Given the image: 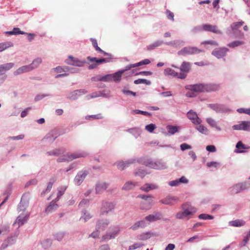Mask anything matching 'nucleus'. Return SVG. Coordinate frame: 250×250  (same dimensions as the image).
I'll list each match as a JSON object with an SVG mask.
<instances>
[{"mask_svg":"<svg viewBox=\"0 0 250 250\" xmlns=\"http://www.w3.org/2000/svg\"><path fill=\"white\" fill-rule=\"evenodd\" d=\"M86 155V153L84 152L75 153L70 155L63 156L62 158H59L58 159L57 161L59 162L70 161L78 158L85 157Z\"/></svg>","mask_w":250,"mask_h":250,"instance_id":"nucleus-4","label":"nucleus"},{"mask_svg":"<svg viewBox=\"0 0 250 250\" xmlns=\"http://www.w3.org/2000/svg\"><path fill=\"white\" fill-rule=\"evenodd\" d=\"M134 83L136 84H140V83H145L146 84H149L150 83V81H147L146 79H139L134 81Z\"/></svg>","mask_w":250,"mask_h":250,"instance_id":"nucleus-44","label":"nucleus"},{"mask_svg":"<svg viewBox=\"0 0 250 250\" xmlns=\"http://www.w3.org/2000/svg\"><path fill=\"white\" fill-rule=\"evenodd\" d=\"M207 122L211 126L216 127L219 130H220L221 129L220 127H217V124L216 122L212 118H209L207 119Z\"/></svg>","mask_w":250,"mask_h":250,"instance_id":"nucleus-41","label":"nucleus"},{"mask_svg":"<svg viewBox=\"0 0 250 250\" xmlns=\"http://www.w3.org/2000/svg\"><path fill=\"white\" fill-rule=\"evenodd\" d=\"M65 62L68 64L78 66H82L83 65V63L84 62H81L78 60L75 59L71 56H69V58L67 60H66Z\"/></svg>","mask_w":250,"mask_h":250,"instance_id":"nucleus-22","label":"nucleus"},{"mask_svg":"<svg viewBox=\"0 0 250 250\" xmlns=\"http://www.w3.org/2000/svg\"><path fill=\"white\" fill-rule=\"evenodd\" d=\"M156 128L155 125L153 124H149L145 126V129L149 132H152Z\"/></svg>","mask_w":250,"mask_h":250,"instance_id":"nucleus-47","label":"nucleus"},{"mask_svg":"<svg viewBox=\"0 0 250 250\" xmlns=\"http://www.w3.org/2000/svg\"><path fill=\"white\" fill-rule=\"evenodd\" d=\"M65 69H67L66 67L63 68L62 66H59L55 68H54L55 71H56L57 73H61L62 72L66 71Z\"/></svg>","mask_w":250,"mask_h":250,"instance_id":"nucleus-61","label":"nucleus"},{"mask_svg":"<svg viewBox=\"0 0 250 250\" xmlns=\"http://www.w3.org/2000/svg\"><path fill=\"white\" fill-rule=\"evenodd\" d=\"M243 44V42L240 41H234L228 44V46L230 47H235Z\"/></svg>","mask_w":250,"mask_h":250,"instance_id":"nucleus-51","label":"nucleus"},{"mask_svg":"<svg viewBox=\"0 0 250 250\" xmlns=\"http://www.w3.org/2000/svg\"><path fill=\"white\" fill-rule=\"evenodd\" d=\"M100 81L109 82L112 81L111 75L108 74L100 78Z\"/></svg>","mask_w":250,"mask_h":250,"instance_id":"nucleus-49","label":"nucleus"},{"mask_svg":"<svg viewBox=\"0 0 250 250\" xmlns=\"http://www.w3.org/2000/svg\"><path fill=\"white\" fill-rule=\"evenodd\" d=\"M145 218L146 220L149 222H152L159 219V217H158L157 215L151 214L146 216Z\"/></svg>","mask_w":250,"mask_h":250,"instance_id":"nucleus-46","label":"nucleus"},{"mask_svg":"<svg viewBox=\"0 0 250 250\" xmlns=\"http://www.w3.org/2000/svg\"><path fill=\"white\" fill-rule=\"evenodd\" d=\"M49 155H56L58 156L62 153V151L59 149H55L52 151L47 152Z\"/></svg>","mask_w":250,"mask_h":250,"instance_id":"nucleus-57","label":"nucleus"},{"mask_svg":"<svg viewBox=\"0 0 250 250\" xmlns=\"http://www.w3.org/2000/svg\"><path fill=\"white\" fill-rule=\"evenodd\" d=\"M243 24H244L243 21H239V22H234L231 25V27L233 30H236V29H238L241 26H242L243 25Z\"/></svg>","mask_w":250,"mask_h":250,"instance_id":"nucleus-45","label":"nucleus"},{"mask_svg":"<svg viewBox=\"0 0 250 250\" xmlns=\"http://www.w3.org/2000/svg\"><path fill=\"white\" fill-rule=\"evenodd\" d=\"M234 130H243L250 131V121H242L239 124L233 126Z\"/></svg>","mask_w":250,"mask_h":250,"instance_id":"nucleus-10","label":"nucleus"},{"mask_svg":"<svg viewBox=\"0 0 250 250\" xmlns=\"http://www.w3.org/2000/svg\"><path fill=\"white\" fill-rule=\"evenodd\" d=\"M229 49L226 47L219 48L214 49L212 52V55L219 59L226 55Z\"/></svg>","mask_w":250,"mask_h":250,"instance_id":"nucleus-12","label":"nucleus"},{"mask_svg":"<svg viewBox=\"0 0 250 250\" xmlns=\"http://www.w3.org/2000/svg\"><path fill=\"white\" fill-rule=\"evenodd\" d=\"M202 28L204 31L211 32L215 34H221V32L218 29L216 25L205 24L202 25Z\"/></svg>","mask_w":250,"mask_h":250,"instance_id":"nucleus-14","label":"nucleus"},{"mask_svg":"<svg viewBox=\"0 0 250 250\" xmlns=\"http://www.w3.org/2000/svg\"><path fill=\"white\" fill-rule=\"evenodd\" d=\"M246 188V184H237L231 188V194H236L245 189Z\"/></svg>","mask_w":250,"mask_h":250,"instance_id":"nucleus-19","label":"nucleus"},{"mask_svg":"<svg viewBox=\"0 0 250 250\" xmlns=\"http://www.w3.org/2000/svg\"><path fill=\"white\" fill-rule=\"evenodd\" d=\"M229 225L233 227H241L245 224V222L242 220H235L230 221Z\"/></svg>","mask_w":250,"mask_h":250,"instance_id":"nucleus-31","label":"nucleus"},{"mask_svg":"<svg viewBox=\"0 0 250 250\" xmlns=\"http://www.w3.org/2000/svg\"><path fill=\"white\" fill-rule=\"evenodd\" d=\"M163 43L162 41H157L156 42L148 46H147V49L148 50H151L153 49H154L156 47H157L159 46H160Z\"/></svg>","mask_w":250,"mask_h":250,"instance_id":"nucleus-35","label":"nucleus"},{"mask_svg":"<svg viewBox=\"0 0 250 250\" xmlns=\"http://www.w3.org/2000/svg\"><path fill=\"white\" fill-rule=\"evenodd\" d=\"M198 218L200 219H203V220H207V219H209L212 220L214 218V217L212 215L207 214H201L198 216Z\"/></svg>","mask_w":250,"mask_h":250,"instance_id":"nucleus-42","label":"nucleus"},{"mask_svg":"<svg viewBox=\"0 0 250 250\" xmlns=\"http://www.w3.org/2000/svg\"><path fill=\"white\" fill-rule=\"evenodd\" d=\"M191 69V65L190 63L188 62H182L181 65L180 66V69L181 71V73H185L187 75V74L189 72Z\"/></svg>","mask_w":250,"mask_h":250,"instance_id":"nucleus-24","label":"nucleus"},{"mask_svg":"<svg viewBox=\"0 0 250 250\" xmlns=\"http://www.w3.org/2000/svg\"><path fill=\"white\" fill-rule=\"evenodd\" d=\"M91 217V216L89 213L84 212H83V215L81 217V219H83L84 222H85L87 219H89Z\"/></svg>","mask_w":250,"mask_h":250,"instance_id":"nucleus-58","label":"nucleus"},{"mask_svg":"<svg viewBox=\"0 0 250 250\" xmlns=\"http://www.w3.org/2000/svg\"><path fill=\"white\" fill-rule=\"evenodd\" d=\"M129 163L127 162H120L117 163V167L119 169L123 170L125 167H127Z\"/></svg>","mask_w":250,"mask_h":250,"instance_id":"nucleus-40","label":"nucleus"},{"mask_svg":"<svg viewBox=\"0 0 250 250\" xmlns=\"http://www.w3.org/2000/svg\"><path fill=\"white\" fill-rule=\"evenodd\" d=\"M14 66L13 63H7L0 65V71H6L12 68Z\"/></svg>","mask_w":250,"mask_h":250,"instance_id":"nucleus-34","label":"nucleus"},{"mask_svg":"<svg viewBox=\"0 0 250 250\" xmlns=\"http://www.w3.org/2000/svg\"><path fill=\"white\" fill-rule=\"evenodd\" d=\"M66 186H62L58 188L57 197L55 199V202H57L60 197L64 194L66 189Z\"/></svg>","mask_w":250,"mask_h":250,"instance_id":"nucleus-32","label":"nucleus"},{"mask_svg":"<svg viewBox=\"0 0 250 250\" xmlns=\"http://www.w3.org/2000/svg\"><path fill=\"white\" fill-rule=\"evenodd\" d=\"M134 186V185L132 182H126L123 188L125 190H129Z\"/></svg>","mask_w":250,"mask_h":250,"instance_id":"nucleus-53","label":"nucleus"},{"mask_svg":"<svg viewBox=\"0 0 250 250\" xmlns=\"http://www.w3.org/2000/svg\"><path fill=\"white\" fill-rule=\"evenodd\" d=\"M165 73L173 77H177L181 79H184L187 77V75L183 73H177L174 70L167 68L165 69Z\"/></svg>","mask_w":250,"mask_h":250,"instance_id":"nucleus-11","label":"nucleus"},{"mask_svg":"<svg viewBox=\"0 0 250 250\" xmlns=\"http://www.w3.org/2000/svg\"><path fill=\"white\" fill-rule=\"evenodd\" d=\"M201 44H210V45H215V46L218 45V43L216 42L213 41H211V40L204 41V42H202L201 43Z\"/></svg>","mask_w":250,"mask_h":250,"instance_id":"nucleus-56","label":"nucleus"},{"mask_svg":"<svg viewBox=\"0 0 250 250\" xmlns=\"http://www.w3.org/2000/svg\"><path fill=\"white\" fill-rule=\"evenodd\" d=\"M87 60L92 62V64H90L88 67L89 69L96 68L99 63H102L107 61V59L105 58L98 59L95 57H91L89 56L87 57Z\"/></svg>","mask_w":250,"mask_h":250,"instance_id":"nucleus-5","label":"nucleus"},{"mask_svg":"<svg viewBox=\"0 0 250 250\" xmlns=\"http://www.w3.org/2000/svg\"><path fill=\"white\" fill-rule=\"evenodd\" d=\"M209 106L217 112L219 111L222 109L221 105L218 104H209Z\"/></svg>","mask_w":250,"mask_h":250,"instance_id":"nucleus-50","label":"nucleus"},{"mask_svg":"<svg viewBox=\"0 0 250 250\" xmlns=\"http://www.w3.org/2000/svg\"><path fill=\"white\" fill-rule=\"evenodd\" d=\"M91 42H92V45L93 46H94V47L95 48V50L100 52V53H103L104 55H107L108 54L107 53H106L105 52H104V51H103V50H102L98 46V43H97V41L95 40V39H91Z\"/></svg>","mask_w":250,"mask_h":250,"instance_id":"nucleus-33","label":"nucleus"},{"mask_svg":"<svg viewBox=\"0 0 250 250\" xmlns=\"http://www.w3.org/2000/svg\"><path fill=\"white\" fill-rule=\"evenodd\" d=\"M178 201V198L177 197L167 196L165 198L161 200L160 202L165 205H173L177 203Z\"/></svg>","mask_w":250,"mask_h":250,"instance_id":"nucleus-13","label":"nucleus"},{"mask_svg":"<svg viewBox=\"0 0 250 250\" xmlns=\"http://www.w3.org/2000/svg\"><path fill=\"white\" fill-rule=\"evenodd\" d=\"M120 231V229L118 226L114 227L112 229V231L106 233L103 236L102 240L104 241H107L111 239L114 238Z\"/></svg>","mask_w":250,"mask_h":250,"instance_id":"nucleus-6","label":"nucleus"},{"mask_svg":"<svg viewBox=\"0 0 250 250\" xmlns=\"http://www.w3.org/2000/svg\"><path fill=\"white\" fill-rule=\"evenodd\" d=\"M55 181V179L54 178H53V179H51V181L49 182L48 183V185H47V188L46 189V191L49 192L50 191Z\"/></svg>","mask_w":250,"mask_h":250,"instance_id":"nucleus-55","label":"nucleus"},{"mask_svg":"<svg viewBox=\"0 0 250 250\" xmlns=\"http://www.w3.org/2000/svg\"><path fill=\"white\" fill-rule=\"evenodd\" d=\"M186 89L192 90L195 92L197 94L201 92H205L204 83L189 85L186 87Z\"/></svg>","mask_w":250,"mask_h":250,"instance_id":"nucleus-9","label":"nucleus"},{"mask_svg":"<svg viewBox=\"0 0 250 250\" xmlns=\"http://www.w3.org/2000/svg\"><path fill=\"white\" fill-rule=\"evenodd\" d=\"M167 129L169 133L173 134L178 131V128L175 126L168 125Z\"/></svg>","mask_w":250,"mask_h":250,"instance_id":"nucleus-43","label":"nucleus"},{"mask_svg":"<svg viewBox=\"0 0 250 250\" xmlns=\"http://www.w3.org/2000/svg\"><path fill=\"white\" fill-rule=\"evenodd\" d=\"M125 70L119 71L116 73H115L111 75L112 80H113L114 82H118L120 81L122 75L123 73L125 71Z\"/></svg>","mask_w":250,"mask_h":250,"instance_id":"nucleus-29","label":"nucleus"},{"mask_svg":"<svg viewBox=\"0 0 250 250\" xmlns=\"http://www.w3.org/2000/svg\"><path fill=\"white\" fill-rule=\"evenodd\" d=\"M88 172L86 171L80 172L75 177L74 180L75 183L77 185H80L83 182Z\"/></svg>","mask_w":250,"mask_h":250,"instance_id":"nucleus-21","label":"nucleus"},{"mask_svg":"<svg viewBox=\"0 0 250 250\" xmlns=\"http://www.w3.org/2000/svg\"><path fill=\"white\" fill-rule=\"evenodd\" d=\"M86 93L87 91L83 89L76 90L70 93L68 98L71 100H75L77 99L79 96Z\"/></svg>","mask_w":250,"mask_h":250,"instance_id":"nucleus-17","label":"nucleus"},{"mask_svg":"<svg viewBox=\"0 0 250 250\" xmlns=\"http://www.w3.org/2000/svg\"><path fill=\"white\" fill-rule=\"evenodd\" d=\"M143 245L140 243H134L133 245L130 246L129 247V250H134L137 248H140Z\"/></svg>","mask_w":250,"mask_h":250,"instance_id":"nucleus-54","label":"nucleus"},{"mask_svg":"<svg viewBox=\"0 0 250 250\" xmlns=\"http://www.w3.org/2000/svg\"><path fill=\"white\" fill-rule=\"evenodd\" d=\"M11 34L13 35H19V34H25V32L21 31L19 28H14Z\"/></svg>","mask_w":250,"mask_h":250,"instance_id":"nucleus-52","label":"nucleus"},{"mask_svg":"<svg viewBox=\"0 0 250 250\" xmlns=\"http://www.w3.org/2000/svg\"><path fill=\"white\" fill-rule=\"evenodd\" d=\"M13 45V43L11 42L0 43V52H2L9 47H12Z\"/></svg>","mask_w":250,"mask_h":250,"instance_id":"nucleus-30","label":"nucleus"},{"mask_svg":"<svg viewBox=\"0 0 250 250\" xmlns=\"http://www.w3.org/2000/svg\"><path fill=\"white\" fill-rule=\"evenodd\" d=\"M138 197L143 199L144 200L140 204V208L142 209H149L151 208L153 198L149 195H139Z\"/></svg>","mask_w":250,"mask_h":250,"instance_id":"nucleus-2","label":"nucleus"},{"mask_svg":"<svg viewBox=\"0 0 250 250\" xmlns=\"http://www.w3.org/2000/svg\"><path fill=\"white\" fill-rule=\"evenodd\" d=\"M219 163L216 162H210L207 163V166L208 167H217Z\"/></svg>","mask_w":250,"mask_h":250,"instance_id":"nucleus-60","label":"nucleus"},{"mask_svg":"<svg viewBox=\"0 0 250 250\" xmlns=\"http://www.w3.org/2000/svg\"><path fill=\"white\" fill-rule=\"evenodd\" d=\"M198 125L196 127V129L201 133L205 134H207L208 133V129L206 127L198 124Z\"/></svg>","mask_w":250,"mask_h":250,"instance_id":"nucleus-38","label":"nucleus"},{"mask_svg":"<svg viewBox=\"0 0 250 250\" xmlns=\"http://www.w3.org/2000/svg\"><path fill=\"white\" fill-rule=\"evenodd\" d=\"M29 216V214L28 212L24 210L22 212L17 218L14 224H18L19 227L23 225L25 222H27Z\"/></svg>","mask_w":250,"mask_h":250,"instance_id":"nucleus-7","label":"nucleus"},{"mask_svg":"<svg viewBox=\"0 0 250 250\" xmlns=\"http://www.w3.org/2000/svg\"><path fill=\"white\" fill-rule=\"evenodd\" d=\"M205 92L216 91L220 89V85L217 83H204Z\"/></svg>","mask_w":250,"mask_h":250,"instance_id":"nucleus-15","label":"nucleus"},{"mask_svg":"<svg viewBox=\"0 0 250 250\" xmlns=\"http://www.w3.org/2000/svg\"><path fill=\"white\" fill-rule=\"evenodd\" d=\"M32 70H33V67L32 65H24L20 67L16 71H15L14 74L15 75H17L24 72L31 71Z\"/></svg>","mask_w":250,"mask_h":250,"instance_id":"nucleus-23","label":"nucleus"},{"mask_svg":"<svg viewBox=\"0 0 250 250\" xmlns=\"http://www.w3.org/2000/svg\"><path fill=\"white\" fill-rule=\"evenodd\" d=\"M146 165L149 167L157 169H162L166 167L165 164L160 161H157L156 162H151Z\"/></svg>","mask_w":250,"mask_h":250,"instance_id":"nucleus-18","label":"nucleus"},{"mask_svg":"<svg viewBox=\"0 0 250 250\" xmlns=\"http://www.w3.org/2000/svg\"><path fill=\"white\" fill-rule=\"evenodd\" d=\"M186 95L188 97H194L196 96L197 94L195 92L192 90H190L189 91L186 93Z\"/></svg>","mask_w":250,"mask_h":250,"instance_id":"nucleus-62","label":"nucleus"},{"mask_svg":"<svg viewBox=\"0 0 250 250\" xmlns=\"http://www.w3.org/2000/svg\"><path fill=\"white\" fill-rule=\"evenodd\" d=\"M158 188V186L156 184H146L141 188V189L146 192H148L151 190L156 189Z\"/></svg>","mask_w":250,"mask_h":250,"instance_id":"nucleus-26","label":"nucleus"},{"mask_svg":"<svg viewBox=\"0 0 250 250\" xmlns=\"http://www.w3.org/2000/svg\"><path fill=\"white\" fill-rule=\"evenodd\" d=\"M202 52V50L195 47H185L180 50L178 54L179 55L186 56L194 54H198Z\"/></svg>","mask_w":250,"mask_h":250,"instance_id":"nucleus-3","label":"nucleus"},{"mask_svg":"<svg viewBox=\"0 0 250 250\" xmlns=\"http://www.w3.org/2000/svg\"><path fill=\"white\" fill-rule=\"evenodd\" d=\"M103 118V116L101 113H99L96 115H89L85 117L86 120H98L101 119Z\"/></svg>","mask_w":250,"mask_h":250,"instance_id":"nucleus-36","label":"nucleus"},{"mask_svg":"<svg viewBox=\"0 0 250 250\" xmlns=\"http://www.w3.org/2000/svg\"><path fill=\"white\" fill-rule=\"evenodd\" d=\"M188 118L191 120L192 122L195 124H200L201 120L198 118L196 112L190 110L187 113Z\"/></svg>","mask_w":250,"mask_h":250,"instance_id":"nucleus-16","label":"nucleus"},{"mask_svg":"<svg viewBox=\"0 0 250 250\" xmlns=\"http://www.w3.org/2000/svg\"><path fill=\"white\" fill-rule=\"evenodd\" d=\"M102 95V93L101 92H93L90 94L87 95L85 98L86 100H89L92 98H97L100 97Z\"/></svg>","mask_w":250,"mask_h":250,"instance_id":"nucleus-37","label":"nucleus"},{"mask_svg":"<svg viewBox=\"0 0 250 250\" xmlns=\"http://www.w3.org/2000/svg\"><path fill=\"white\" fill-rule=\"evenodd\" d=\"M188 182V180L184 176H182L178 180L170 181L168 184L171 187H174L179 185L180 183H187Z\"/></svg>","mask_w":250,"mask_h":250,"instance_id":"nucleus-25","label":"nucleus"},{"mask_svg":"<svg viewBox=\"0 0 250 250\" xmlns=\"http://www.w3.org/2000/svg\"><path fill=\"white\" fill-rule=\"evenodd\" d=\"M115 207L113 203L108 202H104L102 203L100 212L102 214H107L111 211Z\"/></svg>","mask_w":250,"mask_h":250,"instance_id":"nucleus-8","label":"nucleus"},{"mask_svg":"<svg viewBox=\"0 0 250 250\" xmlns=\"http://www.w3.org/2000/svg\"><path fill=\"white\" fill-rule=\"evenodd\" d=\"M180 148L182 150L184 151L186 149L191 148V146L187 144H182L180 146Z\"/></svg>","mask_w":250,"mask_h":250,"instance_id":"nucleus-63","label":"nucleus"},{"mask_svg":"<svg viewBox=\"0 0 250 250\" xmlns=\"http://www.w3.org/2000/svg\"><path fill=\"white\" fill-rule=\"evenodd\" d=\"M42 62V60L41 58H37L35 60H34L32 63L30 65H32L33 67V69L37 68L40 64H41Z\"/></svg>","mask_w":250,"mask_h":250,"instance_id":"nucleus-39","label":"nucleus"},{"mask_svg":"<svg viewBox=\"0 0 250 250\" xmlns=\"http://www.w3.org/2000/svg\"><path fill=\"white\" fill-rule=\"evenodd\" d=\"M132 113L134 114H141L145 116H149L151 115L150 113H148L146 111L139 110H134L132 111Z\"/></svg>","mask_w":250,"mask_h":250,"instance_id":"nucleus-48","label":"nucleus"},{"mask_svg":"<svg viewBox=\"0 0 250 250\" xmlns=\"http://www.w3.org/2000/svg\"><path fill=\"white\" fill-rule=\"evenodd\" d=\"M107 188V185L105 183H99L97 184L96 187V192L97 193H101L104 191Z\"/></svg>","mask_w":250,"mask_h":250,"instance_id":"nucleus-27","label":"nucleus"},{"mask_svg":"<svg viewBox=\"0 0 250 250\" xmlns=\"http://www.w3.org/2000/svg\"><path fill=\"white\" fill-rule=\"evenodd\" d=\"M206 149L208 151L213 152L215 151L216 148H215V146H214L209 145V146H207Z\"/></svg>","mask_w":250,"mask_h":250,"instance_id":"nucleus-64","label":"nucleus"},{"mask_svg":"<svg viewBox=\"0 0 250 250\" xmlns=\"http://www.w3.org/2000/svg\"><path fill=\"white\" fill-rule=\"evenodd\" d=\"M183 211L177 213L176 216L178 219H183L195 212V209L188 203L182 205Z\"/></svg>","mask_w":250,"mask_h":250,"instance_id":"nucleus-1","label":"nucleus"},{"mask_svg":"<svg viewBox=\"0 0 250 250\" xmlns=\"http://www.w3.org/2000/svg\"><path fill=\"white\" fill-rule=\"evenodd\" d=\"M109 224V221L107 219L100 220L97 225L96 229L99 231H103L107 228Z\"/></svg>","mask_w":250,"mask_h":250,"instance_id":"nucleus-20","label":"nucleus"},{"mask_svg":"<svg viewBox=\"0 0 250 250\" xmlns=\"http://www.w3.org/2000/svg\"><path fill=\"white\" fill-rule=\"evenodd\" d=\"M166 14L168 19L174 21V14L168 10H166Z\"/></svg>","mask_w":250,"mask_h":250,"instance_id":"nucleus-59","label":"nucleus"},{"mask_svg":"<svg viewBox=\"0 0 250 250\" xmlns=\"http://www.w3.org/2000/svg\"><path fill=\"white\" fill-rule=\"evenodd\" d=\"M56 202L55 200L52 201L45 209V212L48 213L56 210L58 208V205L56 204Z\"/></svg>","mask_w":250,"mask_h":250,"instance_id":"nucleus-28","label":"nucleus"}]
</instances>
